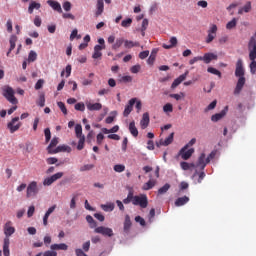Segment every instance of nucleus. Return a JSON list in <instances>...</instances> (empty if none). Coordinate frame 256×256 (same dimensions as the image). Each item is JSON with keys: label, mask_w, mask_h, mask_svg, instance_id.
<instances>
[{"label": "nucleus", "mask_w": 256, "mask_h": 256, "mask_svg": "<svg viewBox=\"0 0 256 256\" xmlns=\"http://www.w3.org/2000/svg\"><path fill=\"white\" fill-rule=\"evenodd\" d=\"M135 221H136V223H139L141 225V227H145V225H146L145 219H143V217H141V216H136Z\"/></svg>", "instance_id": "60"}, {"label": "nucleus", "mask_w": 256, "mask_h": 256, "mask_svg": "<svg viewBox=\"0 0 256 256\" xmlns=\"http://www.w3.org/2000/svg\"><path fill=\"white\" fill-rule=\"evenodd\" d=\"M195 153V149L193 148H187V146H184L180 151L179 155L182 157L184 161H187L188 159H191V156Z\"/></svg>", "instance_id": "9"}, {"label": "nucleus", "mask_w": 256, "mask_h": 256, "mask_svg": "<svg viewBox=\"0 0 256 256\" xmlns=\"http://www.w3.org/2000/svg\"><path fill=\"white\" fill-rule=\"evenodd\" d=\"M251 11V2H247L242 8L238 10V15H243V13H249Z\"/></svg>", "instance_id": "33"}, {"label": "nucleus", "mask_w": 256, "mask_h": 256, "mask_svg": "<svg viewBox=\"0 0 256 256\" xmlns=\"http://www.w3.org/2000/svg\"><path fill=\"white\" fill-rule=\"evenodd\" d=\"M64 175H65V173H63V172H58L56 174H53L52 176L44 179L43 185L45 187H50V185H53V183H55V181H59V179H61Z\"/></svg>", "instance_id": "5"}, {"label": "nucleus", "mask_w": 256, "mask_h": 256, "mask_svg": "<svg viewBox=\"0 0 256 256\" xmlns=\"http://www.w3.org/2000/svg\"><path fill=\"white\" fill-rule=\"evenodd\" d=\"M177 37L173 36L170 38V45H167V44H163L162 47L163 49H173V47H176L177 46Z\"/></svg>", "instance_id": "29"}, {"label": "nucleus", "mask_w": 256, "mask_h": 256, "mask_svg": "<svg viewBox=\"0 0 256 256\" xmlns=\"http://www.w3.org/2000/svg\"><path fill=\"white\" fill-rule=\"evenodd\" d=\"M235 76L239 77L236 87L234 89V95H239L245 87V68H243V60L238 59L236 62Z\"/></svg>", "instance_id": "1"}, {"label": "nucleus", "mask_w": 256, "mask_h": 256, "mask_svg": "<svg viewBox=\"0 0 256 256\" xmlns=\"http://www.w3.org/2000/svg\"><path fill=\"white\" fill-rule=\"evenodd\" d=\"M109 93H111L109 88H104L98 91L99 97H103V95H109Z\"/></svg>", "instance_id": "58"}, {"label": "nucleus", "mask_w": 256, "mask_h": 256, "mask_svg": "<svg viewBox=\"0 0 256 256\" xmlns=\"http://www.w3.org/2000/svg\"><path fill=\"white\" fill-rule=\"evenodd\" d=\"M74 109L76 111H85V103L83 102H79V103H76L75 106H74Z\"/></svg>", "instance_id": "51"}, {"label": "nucleus", "mask_w": 256, "mask_h": 256, "mask_svg": "<svg viewBox=\"0 0 256 256\" xmlns=\"http://www.w3.org/2000/svg\"><path fill=\"white\" fill-rule=\"evenodd\" d=\"M75 253H76V256H88V255L85 254V252H84L82 249H80V248H77V249L75 250Z\"/></svg>", "instance_id": "63"}, {"label": "nucleus", "mask_w": 256, "mask_h": 256, "mask_svg": "<svg viewBox=\"0 0 256 256\" xmlns=\"http://www.w3.org/2000/svg\"><path fill=\"white\" fill-rule=\"evenodd\" d=\"M131 23H133V19L128 18V19L123 20L121 22V25H122V27L127 28V27H131Z\"/></svg>", "instance_id": "54"}, {"label": "nucleus", "mask_w": 256, "mask_h": 256, "mask_svg": "<svg viewBox=\"0 0 256 256\" xmlns=\"http://www.w3.org/2000/svg\"><path fill=\"white\" fill-rule=\"evenodd\" d=\"M98 43L97 45L94 46V51H103V49H105V39L103 38H99L98 39Z\"/></svg>", "instance_id": "32"}, {"label": "nucleus", "mask_w": 256, "mask_h": 256, "mask_svg": "<svg viewBox=\"0 0 256 256\" xmlns=\"http://www.w3.org/2000/svg\"><path fill=\"white\" fill-rule=\"evenodd\" d=\"M228 111H229V106H225V108L220 113H216L211 116V121H213V123H217V121H221V119H223V117L227 115Z\"/></svg>", "instance_id": "12"}, {"label": "nucleus", "mask_w": 256, "mask_h": 256, "mask_svg": "<svg viewBox=\"0 0 256 256\" xmlns=\"http://www.w3.org/2000/svg\"><path fill=\"white\" fill-rule=\"evenodd\" d=\"M3 96L12 105H17L19 103V101L15 98V90L9 86L4 89Z\"/></svg>", "instance_id": "3"}, {"label": "nucleus", "mask_w": 256, "mask_h": 256, "mask_svg": "<svg viewBox=\"0 0 256 256\" xmlns=\"http://www.w3.org/2000/svg\"><path fill=\"white\" fill-rule=\"evenodd\" d=\"M48 5L54 9V11H57L58 13H63V9L61 8V4L57 1L48 0Z\"/></svg>", "instance_id": "22"}, {"label": "nucleus", "mask_w": 256, "mask_h": 256, "mask_svg": "<svg viewBox=\"0 0 256 256\" xmlns=\"http://www.w3.org/2000/svg\"><path fill=\"white\" fill-rule=\"evenodd\" d=\"M57 106L59 107L60 111H62L64 115H67V107H65V103L57 102Z\"/></svg>", "instance_id": "55"}, {"label": "nucleus", "mask_w": 256, "mask_h": 256, "mask_svg": "<svg viewBox=\"0 0 256 256\" xmlns=\"http://www.w3.org/2000/svg\"><path fill=\"white\" fill-rule=\"evenodd\" d=\"M39 105V107H45V95H40L39 97V101L37 103Z\"/></svg>", "instance_id": "61"}, {"label": "nucleus", "mask_w": 256, "mask_h": 256, "mask_svg": "<svg viewBox=\"0 0 256 256\" xmlns=\"http://www.w3.org/2000/svg\"><path fill=\"white\" fill-rule=\"evenodd\" d=\"M155 184L156 182L153 179H150L142 186V189L143 191H149L150 189H153L155 187Z\"/></svg>", "instance_id": "34"}, {"label": "nucleus", "mask_w": 256, "mask_h": 256, "mask_svg": "<svg viewBox=\"0 0 256 256\" xmlns=\"http://www.w3.org/2000/svg\"><path fill=\"white\" fill-rule=\"evenodd\" d=\"M217 37V25L212 24L208 30V35L206 37V43H212V41Z\"/></svg>", "instance_id": "10"}, {"label": "nucleus", "mask_w": 256, "mask_h": 256, "mask_svg": "<svg viewBox=\"0 0 256 256\" xmlns=\"http://www.w3.org/2000/svg\"><path fill=\"white\" fill-rule=\"evenodd\" d=\"M37 193H39V188L37 187V182L32 181L29 183L26 190V197L29 199L30 197H36Z\"/></svg>", "instance_id": "6"}, {"label": "nucleus", "mask_w": 256, "mask_h": 256, "mask_svg": "<svg viewBox=\"0 0 256 256\" xmlns=\"http://www.w3.org/2000/svg\"><path fill=\"white\" fill-rule=\"evenodd\" d=\"M149 113H144L142 116V119L140 121V127L141 129H147V127H149Z\"/></svg>", "instance_id": "21"}, {"label": "nucleus", "mask_w": 256, "mask_h": 256, "mask_svg": "<svg viewBox=\"0 0 256 256\" xmlns=\"http://www.w3.org/2000/svg\"><path fill=\"white\" fill-rule=\"evenodd\" d=\"M169 189H171V185L169 183H166L164 186L158 189V195H165V193H167Z\"/></svg>", "instance_id": "41"}, {"label": "nucleus", "mask_w": 256, "mask_h": 256, "mask_svg": "<svg viewBox=\"0 0 256 256\" xmlns=\"http://www.w3.org/2000/svg\"><path fill=\"white\" fill-rule=\"evenodd\" d=\"M133 205H139L142 209H146L147 205H149L147 195L141 194L140 196H134Z\"/></svg>", "instance_id": "4"}, {"label": "nucleus", "mask_w": 256, "mask_h": 256, "mask_svg": "<svg viewBox=\"0 0 256 256\" xmlns=\"http://www.w3.org/2000/svg\"><path fill=\"white\" fill-rule=\"evenodd\" d=\"M51 251H67L69 249V246L65 243L60 244H52L50 246Z\"/></svg>", "instance_id": "19"}, {"label": "nucleus", "mask_w": 256, "mask_h": 256, "mask_svg": "<svg viewBox=\"0 0 256 256\" xmlns=\"http://www.w3.org/2000/svg\"><path fill=\"white\" fill-rule=\"evenodd\" d=\"M10 240L9 238H4V244H3V255L4 256H9L10 251H9V245H10Z\"/></svg>", "instance_id": "31"}, {"label": "nucleus", "mask_w": 256, "mask_h": 256, "mask_svg": "<svg viewBox=\"0 0 256 256\" xmlns=\"http://www.w3.org/2000/svg\"><path fill=\"white\" fill-rule=\"evenodd\" d=\"M248 49L250 51L249 59H250V61L254 62L256 59V39H255V37L250 38V41L248 43Z\"/></svg>", "instance_id": "7"}, {"label": "nucleus", "mask_w": 256, "mask_h": 256, "mask_svg": "<svg viewBox=\"0 0 256 256\" xmlns=\"http://www.w3.org/2000/svg\"><path fill=\"white\" fill-rule=\"evenodd\" d=\"M132 225L133 223L131 222V217L129 216V214H126L123 226L124 233H129L131 231Z\"/></svg>", "instance_id": "17"}, {"label": "nucleus", "mask_w": 256, "mask_h": 256, "mask_svg": "<svg viewBox=\"0 0 256 256\" xmlns=\"http://www.w3.org/2000/svg\"><path fill=\"white\" fill-rule=\"evenodd\" d=\"M187 203H189V197L183 196V197H180V198L176 199L175 206L176 207H183V205H187Z\"/></svg>", "instance_id": "26"}, {"label": "nucleus", "mask_w": 256, "mask_h": 256, "mask_svg": "<svg viewBox=\"0 0 256 256\" xmlns=\"http://www.w3.org/2000/svg\"><path fill=\"white\" fill-rule=\"evenodd\" d=\"M86 107H87L88 111H101L103 109V104L88 102L86 104Z\"/></svg>", "instance_id": "18"}, {"label": "nucleus", "mask_w": 256, "mask_h": 256, "mask_svg": "<svg viewBox=\"0 0 256 256\" xmlns=\"http://www.w3.org/2000/svg\"><path fill=\"white\" fill-rule=\"evenodd\" d=\"M135 196L133 195V191H129L127 197L123 200L124 205H129V203L133 204Z\"/></svg>", "instance_id": "37"}, {"label": "nucleus", "mask_w": 256, "mask_h": 256, "mask_svg": "<svg viewBox=\"0 0 256 256\" xmlns=\"http://www.w3.org/2000/svg\"><path fill=\"white\" fill-rule=\"evenodd\" d=\"M137 103V98H132L129 100L128 105L125 106L123 115L125 117H129L131 115V111H133V106Z\"/></svg>", "instance_id": "14"}, {"label": "nucleus", "mask_w": 256, "mask_h": 256, "mask_svg": "<svg viewBox=\"0 0 256 256\" xmlns=\"http://www.w3.org/2000/svg\"><path fill=\"white\" fill-rule=\"evenodd\" d=\"M78 145H77V149L78 151H83L84 147H85V136H82L81 138H78Z\"/></svg>", "instance_id": "45"}, {"label": "nucleus", "mask_w": 256, "mask_h": 256, "mask_svg": "<svg viewBox=\"0 0 256 256\" xmlns=\"http://www.w3.org/2000/svg\"><path fill=\"white\" fill-rule=\"evenodd\" d=\"M187 75H189V71H186L184 74L176 78L171 85V89H177V87L187 79Z\"/></svg>", "instance_id": "13"}, {"label": "nucleus", "mask_w": 256, "mask_h": 256, "mask_svg": "<svg viewBox=\"0 0 256 256\" xmlns=\"http://www.w3.org/2000/svg\"><path fill=\"white\" fill-rule=\"evenodd\" d=\"M75 133H76L77 139L81 137H85V135H83V127L81 126V124H77L75 126Z\"/></svg>", "instance_id": "38"}, {"label": "nucleus", "mask_w": 256, "mask_h": 256, "mask_svg": "<svg viewBox=\"0 0 256 256\" xmlns=\"http://www.w3.org/2000/svg\"><path fill=\"white\" fill-rule=\"evenodd\" d=\"M43 256H57V252L55 251H51V250H48L46 252H44Z\"/></svg>", "instance_id": "64"}, {"label": "nucleus", "mask_w": 256, "mask_h": 256, "mask_svg": "<svg viewBox=\"0 0 256 256\" xmlns=\"http://www.w3.org/2000/svg\"><path fill=\"white\" fill-rule=\"evenodd\" d=\"M164 113H173V104L167 103L163 106Z\"/></svg>", "instance_id": "48"}, {"label": "nucleus", "mask_w": 256, "mask_h": 256, "mask_svg": "<svg viewBox=\"0 0 256 256\" xmlns=\"http://www.w3.org/2000/svg\"><path fill=\"white\" fill-rule=\"evenodd\" d=\"M156 57H157V49H153L151 56L148 58V65H153V63H155Z\"/></svg>", "instance_id": "42"}, {"label": "nucleus", "mask_w": 256, "mask_h": 256, "mask_svg": "<svg viewBox=\"0 0 256 256\" xmlns=\"http://www.w3.org/2000/svg\"><path fill=\"white\" fill-rule=\"evenodd\" d=\"M57 145H59V138L55 137L51 140L50 144L47 147L48 153L51 154V151H55V149H53V147H57Z\"/></svg>", "instance_id": "30"}, {"label": "nucleus", "mask_w": 256, "mask_h": 256, "mask_svg": "<svg viewBox=\"0 0 256 256\" xmlns=\"http://www.w3.org/2000/svg\"><path fill=\"white\" fill-rule=\"evenodd\" d=\"M139 42H133L131 40H124V47L126 49H133V47H139Z\"/></svg>", "instance_id": "36"}, {"label": "nucleus", "mask_w": 256, "mask_h": 256, "mask_svg": "<svg viewBox=\"0 0 256 256\" xmlns=\"http://www.w3.org/2000/svg\"><path fill=\"white\" fill-rule=\"evenodd\" d=\"M35 9L39 10L41 9V3H38V2H35V1H32L28 7V13L30 15H32L33 11H35Z\"/></svg>", "instance_id": "27"}, {"label": "nucleus", "mask_w": 256, "mask_h": 256, "mask_svg": "<svg viewBox=\"0 0 256 256\" xmlns=\"http://www.w3.org/2000/svg\"><path fill=\"white\" fill-rule=\"evenodd\" d=\"M9 43H10V48L7 52V57H9V55H11V51H13V49H15L16 47V43H17V36L12 35L9 39Z\"/></svg>", "instance_id": "24"}, {"label": "nucleus", "mask_w": 256, "mask_h": 256, "mask_svg": "<svg viewBox=\"0 0 256 256\" xmlns=\"http://www.w3.org/2000/svg\"><path fill=\"white\" fill-rule=\"evenodd\" d=\"M173 137H175V133L172 132L165 140H160V145L164 147L171 145V143H173Z\"/></svg>", "instance_id": "28"}, {"label": "nucleus", "mask_w": 256, "mask_h": 256, "mask_svg": "<svg viewBox=\"0 0 256 256\" xmlns=\"http://www.w3.org/2000/svg\"><path fill=\"white\" fill-rule=\"evenodd\" d=\"M26 146V153H32L33 152V144L31 142H27L25 144Z\"/></svg>", "instance_id": "62"}, {"label": "nucleus", "mask_w": 256, "mask_h": 256, "mask_svg": "<svg viewBox=\"0 0 256 256\" xmlns=\"http://www.w3.org/2000/svg\"><path fill=\"white\" fill-rule=\"evenodd\" d=\"M77 207V195H74L70 201V209H75Z\"/></svg>", "instance_id": "59"}, {"label": "nucleus", "mask_w": 256, "mask_h": 256, "mask_svg": "<svg viewBox=\"0 0 256 256\" xmlns=\"http://www.w3.org/2000/svg\"><path fill=\"white\" fill-rule=\"evenodd\" d=\"M94 233H98L99 235H103V237H113V229L105 226H99L94 229Z\"/></svg>", "instance_id": "8"}, {"label": "nucleus", "mask_w": 256, "mask_h": 256, "mask_svg": "<svg viewBox=\"0 0 256 256\" xmlns=\"http://www.w3.org/2000/svg\"><path fill=\"white\" fill-rule=\"evenodd\" d=\"M237 27V18H233L230 22L226 24V29L231 30Z\"/></svg>", "instance_id": "44"}, {"label": "nucleus", "mask_w": 256, "mask_h": 256, "mask_svg": "<svg viewBox=\"0 0 256 256\" xmlns=\"http://www.w3.org/2000/svg\"><path fill=\"white\" fill-rule=\"evenodd\" d=\"M218 56L215 53H205L204 56H202V61H204V63H206V65H209V63H211V61H217Z\"/></svg>", "instance_id": "15"}, {"label": "nucleus", "mask_w": 256, "mask_h": 256, "mask_svg": "<svg viewBox=\"0 0 256 256\" xmlns=\"http://www.w3.org/2000/svg\"><path fill=\"white\" fill-rule=\"evenodd\" d=\"M180 167L181 169H183V171H189L191 167H195V164H189L188 162H181Z\"/></svg>", "instance_id": "47"}, {"label": "nucleus", "mask_w": 256, "mask_h": 256, "mask_svg": "<svg viewBox=\"0 0 256 256\" xmlns=\"http://www.w3.org/2000/svg\"><path fill=\"white\" fill-rule=\"evenodd\" d=\"M123 43H125V39L117 38L116 42L112 45V49H114V51H117V49H119V47H121Z\"/></svg>", "instance_id": "40"}, {"label": "nucleus", "mask_w": 256, "mask_h": 256, "mask_svg": "<svg viewBox=\"0 0 256 256\" xmlns=\"http://www.w3.org/2000/svg\"><path fill=\"white\" fill-rule=\"evenodd\" d=\"M28 61H37V52L31 50L29 55H28Z\"/></svg>", "instance_id": "52"}, {"label": "nucleus", "mask_w": 256, "mask_h": 256, "mask_svg": "<svg viewBox=\"0 0 256 256\" xmlns=\"http://www.w3.org/2000/svg\"><path fill=\"white\" fill-rule=\"evenodd\" d=\"M13 233H15V227H13V222L11 221L6 222L4 225L5 239H9V237H11Z\"/></svg>", "instance_id": "11"}, {"label": "nucleus", "mask_w": 256, "mask_h": 256, "mask_svg": "<svg viewBox=\"0 0 256 256\" xmlns=\"http://www.w3.org/2000/svg\"><path fill=\"white\" fill-rule=\"evenodd\" d=\"M95 165L93 164H85L82 167H80V171L83 173L85 171H91V169H94Z\"/></svg>", "instance_id": "49"}, {"label": "nucleus", "mask_w": 256, "mask_h": 256, "mask_svg": "<svg viewBox=\"0 0 256 256\" xmlns=\"http://www.w3.org/2000/svg\"><path fill=\"white\" fill-rule=\"evenodd\" d=\"M207 72L211 73L212 75H217L219 79H221V71L217 70L216 68L208 67Z\"/></svg>", "instance_id": "46"}, {"label": "nucleus", "mask_w": 256, "mask_h": 256, "mask_svg": "<svg viewBox=\"0 0 256 256\" xmlns=\"http://www.w3.org/2000/svg\"><path fill=\"white\" fill-rule=\"evenodd\" d=\"M117 131H119L118 125H115L111 129L102 128V133H104L105 135H109V133H117Z\"/></svg>", "instance_id": "39"}, {"label": "nucleus", "mask_w": 256, "mask_h": 256, "mask_svg": "<svg viewBox=\"0 0 256 256\" xmlns=\"http://www.w3.org/2000/svg\"><path fill=\"white\" fill-rule=\"evenodd\" d=\"M61 152L71 153V147L67 145H60L53 151H50V155H55L56 153H61Z\"/></svg>", "instance_id": "16"}, {"label": "nucleus", "mask_w": 256, "mask_h": 256, "mask_svg": "<svg viewBox=\"0 0 256 256\" xmlns=\"http://www.w3.org/2000/svg\"><path fill=\"white\" fill-rule=\"evenodd\" d=\"M86 221L89 223L91 229H94V227H97V222H95V219L91 215L86 216Z\"/></svg>", "instance_id": "43"}, {"label": "nucleus", "mask_w": 256, "mask_h": 256, "mask_svg": "<svg viewBox=\"0 0 256 256\" xmlns=\"http://www.w3.org/2000/svg\"><path fill=\"white\" fill-rule=\"evenodd\" d=\"M209 162H207V159L205 158V153H202L199 158L196 166L200 167V169H205L207 167Z\"/></svg>", "instance_id": "20"}, {"label": "nucleus", "mask_w": 256, "mask_h": 256, "mask_svg": "<svg viewBox=\"0 0 256 256\" xmlns=\"http://www.w3.org/2000/svg\"><path fill=\"white\" fill-rule=\"evenodd\" d=\"M101 209L105 211L106 213H109L115 209V204L114 203H107V204H102Z\"/></svg>", "instance_id": "35"}, {"label": "nucleus", "mask_w": 256, "mask_h": 256, "mask_svg": "<svg viewBox=\"0 0 256 256\" xmlns=\"http://www.w3.org/2000/svg\"><path fill=\"white\" fill-rule=\"evenodd\" d=\"M44 134H45L46 143H49V141H51V130L49 128H46L44 130Z\"/></svg>", "instance_id": "57"}, {"label": "nucleus", "mask_w": 256, "mask_h": 256, "mask_svg": "<svg viewBox=\"0 0 256 256\" xmlns=\"http://www.w3.org/2000/svg\"><path fill=\"white\" fill-rule=\"evenodd\" d=\"M169 97H171V99H175L176 101H180L182 97H185V94L183 92L180 94H170Z\"/></svg>", "instance_id": "56"}, {"label": "nucleus", "mask_w": 256, "mask_h": 256, "mask_svg": "<svg viewBox=\"0 0 256 256\" xmlns=\"http://www.w3.org/2000/svg\"><path fill=\"white\" fill-rule=\"evenodd\" d=\"M96 12H95V15L96 17H99L100 15L103 14V11L105 9V4L103 2V0H97V5H96Z\"/></svg>", "instance_id": "23"}, {"label": "nucleus", "mask_w": 256, "mask_h": 256, "mask_svg": "<svg viewBox=\"0 0 256 256\" xmlns=\"http://www.w3.org/2000/svg\"><path fill=\"white\" fill-rule=\"evenodd\" d=\"M114 171L116 173H123V171H125V165H123V164H116L114 166Z\"/></svg>", "instance_id": "50"}, {"label": "nucleus", "mask_w": 256, "mask_h": 256, "mask_svg": "<svg viewBox=\"0 0 256 256\" xmlns=\"http://www.w3.org/2000/svg\"><path fill=\"white\" fill-rule=\"evenodd\" d=\"M128 129L132 137H139V130L135 126V121L130 122Z\"/></svg>", "instance_id": "25"}, {"label": "nucleus", "mask_w": 256, "mask_h": 256, "mask_svg": "<svg viewBox=\"0 0 256 256\" xmlns=\"http://www.w3.org/2000/svg\"><path fill=\"white\" fill-rule=\"evenodd\" d=\"M43 85H45V80L39 79L35 84L36 91H39V89H43Z\"/></svg>", "instance_id": "53"}, {"label": "nucleus", "mask_w": 256, "mask_h": 256, "mask_svg": "<svg viewBox=\"0 0 256 256\" xmlns=\"http://www.w3.org/2000/svg\"><path fill=\"white\" fill-rule=\"evenodd\" d=\"M22 125L23 123L19 121V116H16L12 118L10 122L7 123V129L11 134L17 133V131L21 129Z\"/></svg>", "instance_id": "2"}]
</instances>
